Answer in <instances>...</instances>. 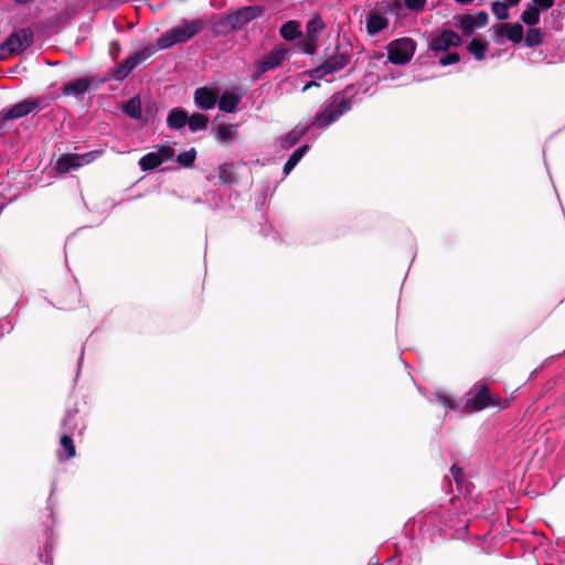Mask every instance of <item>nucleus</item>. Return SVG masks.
<instances>
[{
	"mask_svg": "<svg viewBox=\"0 0 565 565\" xmlns=\"http://www.w3.org/2000/svg\"><path fill=\"white\" fill-rule=\"evenodd\" d=\"M311 128L309 124H298L290 131L279 138V145L284 150L294 147Z\"/></svg>",
	"mask_w": 565,
	"mask_h": 565,
	"instance_id": "nucleus-15",
	"label": "nucleus"
},
{
	"mask_svg": "<svg viewBox=\"0 0 565 565\" xmlns=\"http://www.w3.org/2000/svg\"><path fill=\"white\" fill-rule=\"evenodd\" d=\"M350 63V56L347 53H334L329 56L319 67L309 72V76L315 79H321L328 74H333L343 70Z\"/></svg>",
	"mask_w": 565,
	"mask_h": 565,
	"instance_id": "nucleus-6",
	"label": "nucleus"
},
{
	"mask_svg": "<svg viewBox=\"0 0 565 565\" xmlns=\"http://www.w3.org/2000/svg\"><path fill=\"white\" fill-rule=\"evenodd\" d=\"M209 124V117L201 113H194L188 117V126L192 132L201 131L206 129Z\"/></svg>",
	"mask_w": 565,
	"mask_h": 565,
	"instance_id": "nucleus-25",
	"label": "nucleus"
},
{
	"mask_svg": "<svg viewBox=\"0 0 565 565\" xmlns=\"http://www.w3.org/2000/svg\"><path fill=\"white\" fill-rule=\"evenodd\" d=\"M83 358H84V349H82V351H81V356H79V361H78V367H81V365H82Z\"/></svg>",
	"mask_w": 565,
	"mask_h": 565,
	"instance_id": "nucleus-49",
	"label": "nucleus"
},
{
	"mask_svg": "<svg viewBox=\"0 0 565 565\" xmlns=\"http://www.w3.org/2000/svg\"><path fill=\"white\" fill-rule=\"evenodd\" d=\"M455 1L460 4H468V3H471L473 0H455Z\"/></svg>",
	"mask_w": 565,
	"mask_h": 565,
	"instance_id": "nucleus-48",
	"label": "nucleus"
},
{
	"mask_svg": "<svg viewBox=\"0 0 565 565\" xmlns=\"http://www.w3.org/2000/svg\"><path fill=\"white\" fill-rule=\"evenodd\" d=\"M459 62V55L455 52H449L445 56L440 57L439 63L443 66H448Z\"/></svg>",
	"mask_w": 565,
	"mask_h": 565,
	"instance_id": "nucleus-41",
	"label": "nucleus"
},
{
	"mask_svg": "<svg viewBox=\"0 0 565 565\" xmlns=\"http://www.w3.org/2000/svg\"><path fill=\"white\" fill-rule=\"evenodd\" d=\"M9 53V46L6 45V41L0 45V60H4Z\"/></svg>",
	"mask_w": 565,
	"mask_h": 565,
	"instance_id": "nucleus-44",
	"label": "nucleus"
},
{
	"mask_svg": "<svg viewBox=\"0 0 565 565\" xmlns=\"http://www.w3.org/2000/svg\"><path fill=\"white\" fill-rule=\"evenodd\" d=\"M13 1L19 3V4H24V3L30 2L31 0H13Z\"/></svg>",
	"mask_w": 565,
	"mask_h": 565,
	"instance_id": "nucleus-50",
	"label": "nucleus"
},
{
	"mask_svg": "<svg viewBox=\"0 0 565 565\" xmlns=\"http://www.w3.org/2000/svg\"><path fill=\"white\" fill-rule=\"evenodd\" d=\"M196 158V150L194 148H191L186 151L180 152L175 161L183 168H191L195 161Z\"/></svg>",
	"mask_w": 565,
	"mask_h": 565,
	"instance_id": "nucleus-32",
	"label": "nucleus"
},
{
	"mask_svg": "<svg viewBox=\"0 0 565 565\" xmlns=\"http://www.w3.org/2000/svg\"><path fill=\"white\" fill-rule=\"evenodd\" d=\"M520 1L521 0H505L504 2L510 7L518 4Z\"/></svg>",
	"mask_w": 565,
	"mask_h": 565,
	"instance_id": "nucleus-47",
	"label": "nucleus"
},
{
	"mask_svg": "<svg viewBox=\"0 0 565 565\" xmlns=\"http://www.w3.org/2000/svg\"><path fill=\"white\" fill-rule=\"evenodd\" d=\"M157 153H159L162 157V162L164 160L171 159L174 154L173 148L169 145H159L157 146Z\"/></svg>",
	"mask_w": 565,
	"mask_h": 565,
	"instance_id": "nucleus-37",
	"label": "nucleus"
},
{
	"mask_svg": "<svg viewBox=\"0 0 565 565\" xmlns=\"http://www.w3.org/2000/svg\"><path fill=\"white\" fill-rule=\"evenodd\" d=\"M524 41L527 47L537 46L543 41V34L540 29L530 28L525 34Z\"/></svg>",
	"mask_w": 565,
	"mask_h": 565,
	"instance_id": "nucleus-33",
	"label": "nucleus"
},
{
	"mask_svg": "<svg viewBox=\"0 0 565 565\" xmlns=\"http://www.w3.org/2000/svg\"><path fill=\"white\" fill-rule=\"evenodd\" d=\"M33 40L34 34L31 29H20L6 40V45L9 46L10 54H21L32 45Z\"/></svg>",
	"mask_w": 565,
	"mask_h": 565,
	"instance_id": "nucleus-10",
	"label": "nucleus"
},
{
	"mask_svg": "<svg viewBox=\"0 0 565 565\" xmlns=\"http://www.w3.org/2000/svg\"><path fill=\"white\" fill-rule=\"evenodd\" d=\"M93 81L94 78L88 77L76 78L72 82L65 83L62 86V93L64 96H74L76 98L83 97L90 88Z\"/></svg>",
	"mask_w": 565,
	"mask_h": 565,
	"instance_id": "nucleus-14",
	"label": "nucleus"
},
{
	"mask_svg": "<svg viewBox=\"0 0 565 565\" xmlns=\"http://www.w3.org/2000/svg\"><path fill=\"white\" fill-rule=\"evenodd\" d=\"M264 13V7L260 6H248L243 7L235 12L232 13L234 26L236 30L243 28L245 24L250 22L252 20L262 17Z\"/></svg>",
	"mask_w": 565,
	"mask_h": 565,
	"instance_id": "nucleus-12",
	"label": "nucleus"
},
{
	"mask_svg": "<svg viewBox=\"0 0 565 565\" xmlns=\"http://www.w3.org/2000/svg\"><path fill=\"white\" fill-rule=\"evenodd\" d=\"M450 472L456 481H459L461 477V469L457 465H452L450 468Z\"/></svg>",
	"mask_w": 565,
	"mask_h": 565,
	"instance_id": "nucleus-43",
	"label": "nucleus"
},
{
	"mask_svg": "<svg viewBox=\"0 0 565 565\" xmlns=\"http://www.w3.org/2000/svg\"><path fill=\"white\" fill-rule=\"evenodd\" d=\"M492 13L498 20H505L509 18V6L502 1H495L491 6Z\"/></svg>",
	"mask_w": 565,
	"mask_h": 565,
	"instance_id": "nucleus-35",
	"label": "nucleus"
},
{
	"mask_svg": "<svg viewBox=\"0 0 565 565\" xmlns=\"http://www.w3.org/2000/svg\"><path fill=\"white\" fill-rule=\"evenodd\" d=\"M437 401L445 407L455 412H463L465 404H462L460 401L454 399L450 396L437 394L436 395Z\"/></svg>",
	"mask_w": 565,
	"mask_h": 565,
	"instance_id": "nucleus-30",
	"label": "nucleus"
},
{
	"mask_svg": "<svg viewBox=\"0 0 565 565\" xmlns=\"http://www.w3.org/2000/svg\"><path fill=\"white\" fill-rule=\"evenodd\" d=\"M455 20L456 26L460 29L465 35H470L476 29L471 14L458 15Z\"/></svg>",
	"mask_w": 565,
	"mask_h": 565,
	"instance_id": "nucleus-27",
	"label": "nucleus"
},
{
	"mask_svg": "<svg viewBox=\"0 0 565 565\" xmlns=\"http://www.w3.org/2000/svg\"><path fill=\"white\" fill-rule=\"evenodd\" d=\"M521 21L527 25H535L540 21V11L535 6H530L521 14Z\"/></svg>",
	"mask_w": 565,
	"mask_h": 565,
	"instance_id": "nucleus-31",
	"label": "nucleus"
},
{
	"mask_svg": "<svg viewBox=\"0 0 565 565\" xmlns=\"http://www.w3.org/2000/svg\"><path fill=\"white\" fill-rule=\"evenodd\" d=\"M206 23L202 19L184 21L181 25L168 30L156 41L157 50H168L175 44L184 43L200 33Z\"/></svg>",
	"mask_w": 565,
	"mask_h": 565,
	"instance_id": "nucleus-2",
	"label": "nucleus"
},
{
	"mask_svg": "<svg viewBox=\"0 0 565 565\" xmlns=\"http://www.w3.org/2000/svg\"><path fill=\"white\" fill-rule=\"evenodd\" d=\"M243 93H238V88L234 87L232 92L225 90L217 99L218 109L223 113L232 114L238 108Z\"/></svg>",
	"mask_w": 565,
	"mask_h": 565,
	"instance_id": "nucleus-13",
	"label": "nucleus"
},
{
	"mask_svg": "<svg viewBox=\"0 0 565 565\" xmlns=\"http://www.w3.org/2000/svg\"><path fill=\"white\" fill-rule=\"evenodd\" d=\"M194 102L199 108L210 110L214 108L217 102V96L209 88L200 87L194 93Z\"/></svg>",
	"mask_w": 565,
	"mask_h": 565,
	"instance_id": "nucleus-16",
	"label": "nucleus"
},
{
	"mask_svg": "<svg viewBox=\"0 0 565 565\" xmlns=\"http://www.w3.org/2000/svg\"><path fill=\"white\" fill-rule=\"evenodd\" d=\"M151 54L152 50L147 47L128 56L115 70L114 78L117 81L125 79L140 63L150 57Z\"/></svg>",
	"mask_w": 565,
	"mask_h": 565,
	"instance_id": "nucleus-9",
	"label": "nucleus"
},
{
	"mask_svg": "<svg viewBox=\"0 0 565 565\" xmlns=\"http://www.w3.org/2000/svg\"><path fill=\"white\" fill-rule=\"evenodd\" d=\"M233 20L234 19H233L232 13L218 18L211 25L212 32L215 35H221V34H227V33L236 30V28L234 26V21Z\"/></svg>",
	"mask_w": 565,
	"mask_h": 565,
	"instance_id": "nucleus-20",
	"label": "nucleus"
},
{
	"mask_svg": "<svg viewBox=\"0 0 565 565\" xmlns=\"http://www.w3.org/2000/svg\"><path fill=\"white\" fill-rule=\"evenodd\" d=\"M50 99L46 97H36L32 99H24L12 105L2 116L4 120L19 119L32 113H38L47 107Z\"/></svg>",
	"mask_w": 565,
	"mask_h": 565,
	"instance_id": "nucleus-5",
	"label": "nucleus"
},
{
	"mask_svg": "<svg viewBox=\"0 0 565 565\" xmlns=\"http://www.w3.org/2000/svg\"><path fill=\"white\" fill-rule=\"evenodd\" d=\"M124 113L132 119H140L142 116L141 100L139 96L131 97L122 107Z\"/></svg>",
	"mask_w": 565,
	"mask_h": 565,
	"instance_id": "nucleus-23",
	"label": "nucleus"
},
{
	"mask_svg": "<svg viewBox=\"0 0 565 565\" xmlns=\"http://www.w3.org/2000/svg\"><path fill=\"white\" fill-rule=\"evenodd\" d=\"M73 417H74V413H73V412H71V411H68V412L66 413V415H65V417H64L63 422H62V426H63L64 428H66V427H67L68 422H70V420H72V419H73Z\"/></svg>",
	"mask_w": 565,
	"mask_h": 565,
	"instance_id": "nucleus-46",
	"label": "nucleus"
},
{
	"mask_svg": "<svg viewBox=\"0 0 565 565\" xmlns=\"http://www.w3.org/2000/svg\"><path fill=\"white\" fill-rule=\"evenodd\" d=\"M416 43L409 38L391 41L386 45L387 58L394 65L407 64L415 54Z\"/></svg>",
	"mask_w": 565,
	"mask_h": 565,
	"instance_id": "nucleus-4",
	"label": "nucleus"
},
{
	"mask_svg": "<svg viewBox=\"0 0 565 565\" xmlns=\"http://www.w3.org/2000/svg\"><path fill=\"white\" fill-rule=\"evenodd\" d=\"M467 50L475 56L476 60L482 61L486 56L487 44L480 40L472 39L468 44Z\"/></svg>",
	"mask_w": 565,
	"mask_h": 565,
	"instance_id": "nucleus-29",
	"label": "nucleus"
},
{
	"mask_svg": "<svg viewBox=\"0 0 565 565\" xmlns=\"http://www.w3.org/2000/svg\"><path fill=\"white\" fill-rule=\"evenodd\" d=\"M387 8L388 3H381L367 12L365 28L369 35H375L388 26V19L386 17Z\"/></svg>",
	"mask_w": 565,
	"mask_h": 565,
	"instance_id": "nucleus-7",
	"label": "nucleus"
},
{
	"mask_svg": "<svg viewBox=\"0 0 565 565\" xmlns=\"http://www.w3.org/2000/svg\"><path fill=\"white\" fill-rule=\"evenodd\" d=\"M318 81H319V79H315V78H312V81H311V82H308V83H306V84L303 85V87H302V89H301V90H302V92H307V90H308L309 88H311V87H317V86H319Z\"/></svg>",
	"mask_w": 565,
	"mask_h": 565,
	"instance_id": "nucleus-45",
	"label": "nucleus"
},
{
	"mask_svg": "<svg viewBox=\"0 0 565 565\" xmlns=\"http://www.w3.org/2000/svg\"><path fill=\"white\" fill-rule=\"evenodd\" d=\"M461 43L460 36L451 30H444L438 36H435L430 43L429 49L434 52H444L451 46H457Z\"/></svg>",
	"mask_w": 565,
	"mask_h": 565,
	"instance_id": "nucleus-11",
	"label": "nucleus"
},
{
	"mask_svg": "<svg viewBox=\"0 0 565 565\" xmlns=\"http://www.w3.org/2000/svg\"><path fill=\"white\" fill-rule=\"evenodd\" d=\"M102 154L100 150H94L89 151L83 154H77L78 162H81V167L88 164L93 162L95 159H97Z\"/></svg>",
	"mask_w": 565,
	"mask_h": 565,
	"instance_id": "nucleus-36",
	"label": "nucleus"
},
{
	"mask_svg": "<svg viewBox=\"0 0 565 565\" xmlns=\"http://www.w3.org/2000/svg\"><path fill=\"white\" fill-rule=\"evenodd\" d=\"M218 178L222 183L233 184L236 181V174L232 163H223L218 167Z\"/></svg>",
	"mask_w": 565,
	"mask_h": 565,
	"instance_id": "nucleus-26",
	"label": "nucleus"
},
{
	"mask_svg": "<svg viewBox=\"0 0 565 565\" xmlns=\"http://www.w3.org/2000/svg\"><path fill=\"white\" fill-rule=\"evenodd\" d=\"M405 7L415 12H420L426 4V0H404Z\"/></svg>",
	"mask_w": 565,
	"mask_h": 565,
	"instance_id": "nucleus-38",
	"label": "nucleus"
},
{
	"mask_svg": "<svg viewBox=\"0 0 565 565\" xmlns=\"http://www.w3.org/2000/svg\"><path fill=\"white\" fill-rule=\"evenodd\" d=\"M289 53L290 49L286 46H276L270 52L265 54L256 63L255 71L250 76L252 81L256 82L266 72L280 67L282 63L289 58Z\"/></svg>",
	"mask_w": 565,
	"mask_h": 565,
	"instance_id": "nucleus-3",
	"label": "nucleus"
},
{
	"mask_svg": "<svg viewBox=\"0 0 565 565\" xmlns=\"http://www.w3.org/2000/svg\"><path fill=\"white\" fill-rule=\"evenodd\" d=\"M534 6L540 7L543 10H547L554 6L555 0H532Z\"/></svg>",
	"mask_w": 565,
	"mask_h": 565,
	"instance_id": "nucleus-42",
	"label": "nucleus"
},
{
	"mask_svg": "<svg viewBox=\"0 0 565 565\" xmlns=\"http://www.w3.org/2000/svg\"><path fill=\"white\" fill-rule=\"evenodd\" d=\"M299 24L295 21H288L280 28V35L287 41H292L300 35Z\"/></svg>",
	"mask_w": 565,
	"mask_h": 565,
	"instance_id": "nucleus-28",
	"label": "nucleus"
},
{
	"mask_svg": "<svg viewBox=\"0 0 565 565\" xmlns=\"http://www.w3.org/2000/svg\"><path fill=\"white\" fill-rule=\"evenodd\" d=\"M162 163V157L157 152H148L139 159V167L142 171L149 172Z\"/></svg>",
	"mask_w": 565,
	"mask_h": 565,
	"instance_id": "nucleus-22",
	"label": "nucleus"
},
{
	"mask_svg": "<svg viewBox=\"0 0 565 565\" xmlns=\"http://www.w3.org/2000/svg\"><path fill=\"white\" fill-rule=\"evenodd\" d=\"M353 106L352 97L347 90L335 93L331 99L316 114L311 127L323 130L335 122L341 116L348 113Z\"/></svg>",
	"mask_w": 565,
	"mask_h": 565,
	"instance_id": "nucleus-1",
	"label": "nucleus"
},
{
	"mask_svg": "<svg viewBox=\"0 0 565 565\" xmlns=\"http://www.w3.org/2000/svg\"><path fill=\"white\" fill-rule=\"evenodd\" d=\"M472 20L476 28H482L488 23V13L486 11H479L472 15Z\"/></svg>",
	"mask_w": 565,
	"mask_h": 565,
	"instance_id": "nucleus-40",
	"label": "nucleus"
},
{
	"mask_svg": "<svg viewBox=\"0 0 565 565\" xmlns=\"http://www.w3.org/2000/svg\"><path fill=\"white\" fill-rule=\"evenodd\" d=\"M495 35L497 38L505 36L513 43H520L523 39V26L519 23H503L498 26Z\"/></svg>",
	"mask_w": 565,
	"mask_h": 565,
	"instance_id": "nucleus-17",
	"label": "nucleus"
},
{
	"mask_svg": "<svg viewBox=\"0 0 565 565\" xmlns=\"http://www.w3.org/2000/svg\"><path fill=\"white\" fill-rule=\"evenodd\" d=\"M476 392L466 401L465 409L467 412H480L489 406L498 405L491 397L487 385H475Z\"/></svg>",
	"mask_w": 565,
	"mask_h": 565,
	"instance_id": "nucleus-8",
	"label": "nucleus"
},
{
	"mask_svg": "<svg viewBox=\"0 0 565 565\" xmlns=\"http://www.w3.org/2000/svg\"><path fill=\"white\" fill-rule=\"evenodd\" d=\"M81 168V162L76 153L62 154L55 164V169L60 173H67L72 170Z\"/></svg>",
	"mask_w": 565,
	"mask_h": 565,
	"instance_id": "nucleus-19",
	"label": "nucleus"
},
{
	"mask_svg": "<svg viewBox=\"0 0 565 565\" xmlns=\"http://www.w3.org/2000/svg\"><path fill=\"white\" fill-rule=\"evenodd\" d=\"M62 448L66 452V459H71L75 456V446L72 437L68 434H63L60 439Z\"/></svg>",
	"mask_w": 565,
	"mask_h": 565,
	"instance_id": "nucleus-34",
	"label": "nucleus"
},
{
	"mask_svg": "<svg viewBox=\"0 0 565 565\" xmlns=\"http://www.w3.org/2000/svg\"><path fill=\"white\" fill-rule=\"evenodd\" d=\"M188 113L181 108L175 107L170 110L167 117V126L171 130H179L188 125Z\"/></svg>",
	"mask_w": 565,
	"mask_h": 565,
	"instance_id": "nucleus-18",
	"label": "nucleus"
},
{
	"mask_svg": "<svg viewBox=\"0 0 565 565\" xmlns=\"http://www.w3.org/2000/svg\"><path fill=\"white\" fill-rule=\"evenodd\" d=\"M324 24L320 18L312 19L307 25V32L309 34H313L320 32L323 29Z\"/></svg>",
	"mask_w": 565,
	"mask_h": 565,
	"instance_id": "nucleus-39",
	"label": "nucleus"
},
{
	"mask_svg": "<svg viewBox=\"0 0 565 565\" xmlns=\"http://www.w3.org/2000/svg\"><path fill=\"white\" fill-rule=\"evenodd\" d=\"M237 135V128L232 124H223L217 127L215 138L221 143H230Z\"/></svg>",
	"mask_w": 565,
	"mask_h": 565,
	"instance_id": "nucleus-21",
	"label": "nucleus"
},
{
	"mask_svg": "<svg viewBox=\"0 0 565 565\" xmlns=\"http://www.w3.org/2000/svg\"><path fill=\"white\" fill-rule=\"evenodd\" d=\"M309 146L302 145L299 148H297L287 159L285 166H284V173L289 174L291 170L297 166V163L301 160V158L306 154L308 151Z\"/></svg>",
	"mask_w": 565,
	"mask_h": 565,
	"instance_id": "nucleus-24",
	"label": "nucleus"
}]
</instances>
